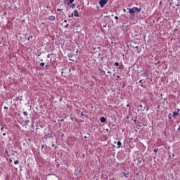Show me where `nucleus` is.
Wrapping results in <instances>:
<instances>
[{
  "label": "nucleus",
  "mask_w": 180,
  "mask_h": 180,
  "mask_svg": "<svg viewBox=\"0 0 180 180\" xmlns=\"http://www.w3.org/2000/svg\"><path fill=\"white\" fill-rule=\"evenodd\" d=\"M4 109H8V107L4 106Z\"/></svg>",
  "instance_id": "a878e982"
},
{
  "label": "nucleus",
  "mask_w": 180,
  "mask_h": 180,
  "mask_svg": "<svg viewBox=\"0 0 180 180\" xmlns=\"http://www.w3.org/2000/svg\"><path fill=\"white\" fill-rule=\"evenodd\" d=\"M64 22H65V23L67 22V20H65Z\"/></svg>",
  "instance_id": "72a5a7b5"
},
{
  "label": "nucleus",
  "mask_w": 180,
  "mask_h": 180,
  "mask_svg": "<svg viewBox=\"0 0 180 180\" xmlns=\"http://www.w3.org/2000/svg\"><path fill=\"white\" fill-rule=\"evenodd\" d=\"M142 77H146V78H148V73L147 72H144L142 74Z\"/></svg>",
  "instance_id": "6e6552de"
},
{
  "label": "nucleus",
  "mask_w": 180,
  "mask_h": 180,
  "mask_svg": "<svg viewBox=\"0 0 180 180\" xmlns=\"http://www.w3.org/2000/svg\"><path fill=\"white\" fill-rule=\"evenodd\" d=\"M30 39H32V36H30V37H28V40H30Z\"/></svg>",
  "instance_id": "5701e85b"
},
{
  "label": "nucleus",
  "mask_w": 180,
  "mask_h": 180,
  "mask_svg": "<svg viewBox=\"0 0 180 180\" xmlns=\"http://www.w3.org/2000/svg\"><path fill=\"white\" fill-rule=\"evenodd\" d=\"M23 115H24V116H27L28 113H27V112L24 111L23 112Z\"/></svg>",
  "instance_id": "4468645a"
},
{
  "label": "nucleus",
  "mask_w": 180,
  "mask_h": 180,
  "mask_svg": "<svg viewBox=\"0 0 180 180\" xmlns=\"http://www.w3.org/2000/svg\"><path fill=\"white\" fill-rule=\"evenodd\" d=\"M84 115V112H81V116H83Z\"/></svg>",
  "instance_id": "c85d7f7f"
},
{
  "label": "nucleus",
  "mask_w": 180,
  "mask_h": 180,
  "mask_svg": "<svg viewBox=\"0 0 180 180\" xmlns=\"http://www.w3.org/2000/svg\"><path fill=\"white\" fill-rule=\"evenodd\" d=\"M141 8H139L137 7H134L132 8H129V13L131 15H133L134 13H139V12H141Z\"/></svg>",
  "instance_id": "f257e3e1"
},
{
  "label": "nucleus",
  "mask_w": 180,
  "mask_h": 180,
  "mask_svg": "<svg viewBox=\"0 0 180 180\" xmlns=\"http://www.w3.org/2000/svg\"><path fill=\"white\" fill-rule=\"evenodd\" d=\"M122 174L125 178H129V172H123Z\"/></svg>",
  "instance_id": "39448f33"
},
{
  "label": "nucleus",
  "mask_w": 180,
  "mask_h": 180,
  "mask_svg": "<svg viewBox=\"0 0 180 180\" xmlns=\"http://www.w3.org/2000/svg\"><path fill=\"white\" fill-rule=\"evenodd\" d=\"M74 16H75L76 18H78V16H79L78 14V11L77 10L74 11Z\"/></svg>",
  "instance_id": "0eeeda50"
},
{
  "label": "nucleus",
  "mask_w": 180,
  "mask_h": 180,
  "mask_svg": "<svg viewBox=\"0 0 180 180\" xmlns=\"http://www.w3.org/2000/svg\"><path fill=\"white\" fill-rule=\"evenodd\" d=\"M108 74H112V72H110V71H108Z\"/></svg>",
  "instance_id": "cd10ccee"
},
{
  "label": "nucleus",
  "mask_w": 180,
  "mask_h": 180,
  "mask_svg": "<svg viewBox=\"0 0 180 180\" xmlns=\"http://www.w3.org/2000/svg\"><path fill=\"white\" fill-rule=\"evenodd\" d=\"M110 180H115V178L111 179Z\"/></svg>",
  "instance_id": "f704fd0d"
},
{
  "label": "nucleus",
  "mask_w": 180,
  "mask_h": 180,
  "mask_svg": "<svg viewBox=\"0 0 180 180\" xmlns=\"http://www.w3.org/2000/svg\"><path fill=\"white\" fill-rule=\"evenodd\" d=\"M40 65H41V67H44V63H41Z\"/></svg>",
  "instance_id": "f3484780"
},
{
  "label": "nucleus",
  "mask_w": 180,
  "mask_h": 180,
  "mask_svg": "<svg viewBox=\"0 0 180 180\" xmlns=\"http://www.w3.org/2000/svg\"><path fill=\"white\" fill-rule=\"evenodd\" d=\"M10 162H12V160H11V159H10Z\"/></svg>",
  "instance_id": "4c0bfd02"
},
{
  "label": "nucleus",
  "mask_w": 180,
  "mask_h": 180,
  "mask_svg": "<svg viewBox=\"0 0 180 180\" xmlns=\"http://www.w3.org/2000/svg\"><path fill=\"white\" fill-rule=\"evenodd\" d=\"M38 57H40V56H41V52H38Z\"/></svg>",
  "instance_id": "a211bd4d"
},
{
  "label": "nucleus",
  "mask_w": 180,
  "mask_h": 180,
  "mask_svg": "<svg viewBox=\"0 0 180 180\" xmlns=\"http://www.w3.org/2000/svg\"><path fill=\"white\" fill-rule=\"evenodd\" d=\"M57 11L58 12H60V11H63V9L58 8Z\"/></svg>",
  "instance_id": "4be33fe9"
},
{
  "label": "nucleus",
  "mask_w": 180,
  "mask_h": 180,
  "mask_svg": "<svg viewBox=\"0 0 180 180\" xmlns=\"http://www.w3.org/2000/svg\"><path fill=\"white\" fill-rule=\"evenodd\" d=\"M74 14H72V16H73Z\"/></svg>",
  "instance_id": "de8ad7c7"
},
{
  "label": "nucleus",
  "mask_w": 180,
  "mask_h": 180,
  "mask_svg": "<svg viewBox=\"0 0 180 180\" xmlns=\"http://www.w3.org/2000/svg\"><path fill=\"white\" fill-rule=\"evenodd\" d=\"M117 148H120V147H122V142H120V141H118L117 143Z\"/></svg>",
  "instance_id": "9b49d317"
},
{
  "label": "nucleus",
  "mask_w": 180,
  "mask_h": 180,
  "mask_svg": "<svg viewBox=\"0 0 180 180\" xmlns=\"http://www.w3.org/2000/svg\"><path fill=\"white\" fill-rule=\"evenodd\" d=\"M101 61H103V57H100Z\"/></svg>",
  "instance_id": "aec40b11"
},
{
  "label": "nucleus",
  "mask_w": 180,
  "mask_h": 180,
  "mask_svg": "<svg viewBox=\"0 0 180 180\" xmlns=\"http://www.w3.org/2000/svg\"><path fill=\"white\" fill-rule=\"evenodd\" d=\"M63 74H64V72H62V75H63Z\"/></svg>",
  "instance_id": "37998d69"
},
{
  "label": "nucleus",
  "mask_w": 180,
  "mask_h": 180,
  "mask_svg": "<svg viewBox=\"0 0 180 180\" xmlns=\"http://www.w3.org/2000/svg\"><path fill=\"white\" fill-rule=\"evenodd\" d=\"M139 108H141L139 110H142L143 112H144V110H146V112H148L149 108L147 105H145L143 108V105L140 104Z\"/></svg>",
  "instance_id": "7ed1b4c3"
},
{
  "label": "nucleus",
  "mask_w": 180,
  "mask_h": 180,
  "mask_svg": "<svg viewBox=\"0 0 180 180\" xmlns=\"http://www.w3.org/2000/svg\"><path fill=\"white\" fill-rule=\"evenodd\" d=\"M84 139H86V136H84Z\"/></svg>",
  "instance_id": "49530a36"
},
{
  "label": "nucleus",
  "mask_w": 180,
  "mask_h": 180,
  "mask_svg": "<svg viewBox=\"0 0 180 180\" xmlns=\"http://www.w3.org/2000/svg\"><path fill=\"white\" fill-rule=\"evenodd\" d=\"M106 131H109V129H106Z\"/></svg>",
  "instance_id": "e433bc0d"
},
{
  "label": "nucleus",
  "mask_w": 180,
  "mask_h": 180,
  "mask_svg": "<svg viewBox=\"0 0 180 180\" xmlns=\"http://www.w3.org/2000/svg\"><path fill=\"white\" fill-rule=\"evenodd\" d=\"M100 56H101V53H98V56L100 57Z\"/></svg>",
  "instance_id": "ea45409f"
},
{
  "label": "nucleus",
  "mask_w": 180,
  "mask_h": 180,
  "mask_svg": "<svg viewBox=\"0 0 180 180\" xmlns=\"http://www.w3.org/2000/svg\"><path fill=\"white\" fill-rule=\"evenodd\" d=\"M115 19H116V20H119V17L115 16Z\"/></svg>",
  "instance_id": "6ab92c4d"
},
{
  "label": "nucleus",
  "mask_w": 180,
  "mask_h": 180,
  "mask_svg": "<svg viewBox=\"0 0 180 180\" xmlns=\"http://www.w3.org/2000/svg\"><path fill=\"white\" fill-rule=\"evenodd\" d=\"M117 78H120V76H118Z\"/></svg>",
  "instance_id": "a19ab883"
},
{
  "label": "nucleus",
  "mask_w": 180,
  "mask_h": 180,
  "mask_svg": "<svg viewBox=\"0 0 180 180\" xmlns=\"http://www.w3.org/2000/svg\"><path fill=\"white\" fill-rule=\"evenodd\" d=\"M71 8H72V9H74V8H75V4H72Z\"/></svg>",
  "instance_id": "dca6fc26"
},
{
  "label": "nucleus",
  "mask_w": 180,
  "mask_h": 180,
  "mask_svg": "<svg viewBox=\"0 0 180 180\" xmlns=\"http://www.w3.org/2000/svg\"><path fill=\"white\" fill-rule=\"evenodd\" d=\"M178 115H179V113H178V112L174 111L173 112V117H176V116H178Z\"/></svg>",
  "instance_id": "9d476101"
},
{
  "label": "nucleus",
  "mask_w": 180,
  "mask_h": 180,
  "mask_svg": "<svg viewBox=\"0 0 180 180\" xmlns=\"http://www.w3.org/2000/svg\"><path fill=\"white\" fill-rule=\"evenodd\" d=\"M19 163V160H15V161H14V164L16 165H18Z\"/></svg>",
  "instance_id": "2eb2a0df"
},
{
  "label": "nucleus",
  "mask_w": 180,
  "mask_h": 180,
  "mask_svg": "<svg viewBox=\"0 0 180 180\" xmlns=\"http://www.w3.org/2000/svg\"><path fill=\"white\" fill-rule=\"evenodd\" d=\"M134 49H136V53H138V54H140V53H141V48L136 46H134Z\"/></svg>",
  "instance_id": "20e7f679"
},
{
  "label": "nucleus",
  "mask_w": 180,
  "mask_h": 180,
  "mask_svg": "<svg viewBox=\"0 0 180 180\" xmlns=\"http://www.w3.org/2000/svg\"><path fill=\"white\" fill-rule=\"evenodd\" d=\"M60 101H63V99H62V98H60Z\"/></svg>",
  "instance_id": "c03bdc74"
},
{
  "label": "nucleus",
  "mask_w": 180,
  "mask_h": 180,
  "mask_svg": "<svg viewBox=\"0 0 180 180\" xmlns=\"http://www.w3.org/2000/svg\"><path fill=\"white\" fill-rule=\"evenodd\" d=\"M158 151V148L154 150V153H157Z\"/></svg>",
  "instance_id": "412c9836"
},
{
  "label": "nucleus",
  "mask_w": 180,
  "mask_h": 180,
  "mask_svg": "<svg viewBox=\"0 0 180 180\" xmlns=\"http://www.w3.org/2000/svg\"><path fill=\"white\" fill-rule=\"evenodd\" d=\"M103 27H106V25H103Z\"/></svg>",
  "instance_id": "58836bf2"
},
{
  "label": "nucleus",
  "mask_w": 180,
  "mask_h": 180,
  "mask_svg": "<svg viewBox=\"0 0 180 180\" xmlns=\"http://www.w3.org/2000/svg\"><path fill=\"white\" fill-rule=\"evenodd\" d=\"M72 2H74V0H69L68 2V5H71V4H72Z\"/></svg>",
  "instance_id": "f8f14e48"
},
{
  "label": "nucleus",
  "mask_w": 180,
  "mask_h": 180,
  "mask_svg": "<svg viewBox=\"0 0 180 180\" xmlns=\"http://www.w3.org/2000/svg\"><path fill=\"white\" fill-rule=\"evenodd\" d=\"M46 67H49V65H46Z\"/></svg>",
  "instance_id": "79ce46f5"
},
{
  "label": "nucleus",
  "mask_w": 180,
  "mask_h": 180,
  "mask_svg": "<svg viewBox=\"0 0 180 180\" xmlns=\"http://www.w3.org/2000/svg\"><path fill=\"white\" fill-rule=\"evenodd\" d=\"M160 5H162V1H160Z\"/></svg>",
  "instance_id": "b1692460"
},
{
  "label": "nucleus",
  "mask_w": 180,
  "mask_h": 180,
  "mask_svg": "<svg viewBox=\"0 0 180 180\" xmlns=\"http://www.w3.org/2000/svg\"><path fill=\"white\" fill-rule=\"evenodd\" d=\"M65 27H68V24H67V25L65 26Z\"/></svg>",
  "instance_id": "bb28decb"
},
{
  "label": "nucleus",
  "mask_w": 180,
  "mask_h": 180,
  "mask_svg": "<svg viewBox=\"0 0 180 180\" xmlns=\"http://www.w3.org/2000/svg\"><path fill=\"white\" fill-rule=\"evenodd\" d=\"M141 82H143V80L142 79L139 80V83H141Z\"/></svg>",
  "instance_id": "393cba45"
},
{
  "label": "nucleus",
  "mask_w": 180,
  "mask_h": 180,
  "mask_svg": "<svg viewBox=\"0 0 180 180\" xmlns=\"http://www.w3.org/2000/svg\"><path fill=\"white\" fill-rule=\"evenodd\" d=\"M123 11H124V12H126V9L124 8Z\"/></svg>",
  "instance_id": "473e14b6"
},
{
  "label": "nucleus",
  "mask_w": 180,
  "mask_h": 180,
  "mask_svg": "<svg viewBox=\"0 0 180 180\" xmlns=\"http://www.w3.org/2000/svg\"><path fill=\"white\" fill-rule=\"evenodd\" d=\"M101 72H103L105 74V71H101Z\"/></svg>",
  "instance_id": "c9c22d12"
},
{
  "label": "nucleus",
  "mask_w": 180,
  "mask_h": 180,
  "mask_svg": "<svg viewBox=\"0 0 180 180\" xmlns=\"http://www.w3.org/2000/svg\"><path fill=\"white\" fill-rule=\"evenodd\" d=\"M47 57H48V58H50V55H48Z\"/></svg>",
  "instance_id": "7c9ffc66"
},
{
  "label": "nucleus",
  "mask_w": 180,
  "mask_h": 180,
  "mask_svg": "<svg viewBox=\"0 0 180 180\" xmlns=\"http://www.w3.org/2000/svg\"><path fill=\"white\" fill-rule=\"evenodd\" d=\"M1 130H4V127H2L1 128Z\"/></svg>",
  "instance_id": "2f4dec72"
},
{
  "label": "nucleus",
  "mask_w": 180,
  "mask_h": 180,
  "mask_svg": "<svg viewBox=\"0 0 180 180\" xmlns=\"http://www.w3.org/2000/svg\"><path fill=\"white\" fill-rule=\"evenodd\" d=\"M101 123H105V122H106V118H105V117H102L101 118Z\"/></svg>",
  "instance_id": "1a4fd4ad"
},
{
  "label": "nucleus",
  "mask_w": 180,
  "mask_h": 180,
  "mask_svg": "<svg viewBox=\"0 0 180 180\" xmlns=\"http://www.w3.org/2000/svg\"><path fill=\"white\" fill-rule=\"evenodd\" d=\"M114 65H115V67H119L120 64H119V63L115 62V64H114Z\"/></svg>",
  "instance_id": "ddd939ff"
},
{
  "label": "nucleus",
  "mask_w": 180,
  "mask_h": 180,
  "mask_svg": "<svg viewBox=\"0 0 180 180\" xmlns=\"http://www.w3.org/2000/svg\"><path fill=\"white\" fill-rule=\"evenodd\" d=\"M49 20H56V16L54 15H51L49 17Z\"/></svg>",
  "instance_id": "423d86ee"
},
{
  "label": "nucleus",
  "mask_w": 180,
  "mask_h": 180,
  "mask_svg": "<svg viewBox=\"0 0 180 180\" xmlns=\"http://www.w3.org/2000/svg\"><path fill=\"white\" fill-rule=\"evenodd\" d=\"M64 120H61V122H63Z\"/></svg>",
  "instance_id": "a18cd8bd"
},
{
  "label": "nucleus",
  "mask_w": 180,
  "mask_h": 180,
  "mask_svg": "<svg viewBox=\"0 0 180 180\" xmlns=\"http://www.w3.org/2000/svg\"><path fill=\"white\" fill-rule=\"evenodd\" d=\"M108 1L109 0H100L99 1L100 6L101 8H103V6H105V4H108Z\"/></svg>",
  "instance_id": "f03ea898"
},
{
  "label": "nucleus",
  "mask_w": 180,
  "mask_h": 180,
  "mask_svg": "<svg viewBox=\"0 0 180 180\" xmlns=\"http://www.w3.org/2000/svg\"><path fill=\"white\" fill-rule=\"evenodd\" d=\"M3 136H6V133H4V134H3Z\"/></svg>",
  "instance_id": "c756f323"
}]
</instances>
